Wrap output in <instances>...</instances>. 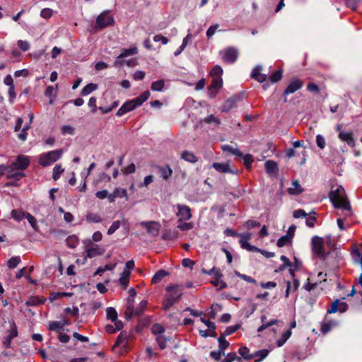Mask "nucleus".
Masks as SVG:
<instances>
[{"label":"nucleus","mask_w":362,"mask_h":362,"mask_svg":"<svg viewBox=\"0 0 362 362\" xmlns=\"http://www.w3.org/2000/svg\"><path fill=\"white\" fill-rule=\"evenodd\" d=\"M329 199L335 208L341 209L346 211L344 214L346 216L351 215V205L342 186H337L336 189L332 187L330 192Z\"/></svg>","instance_id":"nucleus-1"},{"label":"nucleus","mask_w":362,"mask_h":362,"mask_svg":"<svg viewBox=\"0 0 362 362\" xmlns=\"http://www.w3.org/2000/svg\"><path fill=\"white\" fill-rule=\"evenodd\" d=\"M165 291L167 294L162 307L163 310H168L180 299L183 293V286L178 284H170L166 286Z\"/></svg>","instance_id":"nucleus-2"},{"label":"nucleus","mask_w":362,"mask_h":362,"mask_svg":"<svg viewBox=\"0 0 362 362\" xmlns=\"http://www.w3.org/2000/svg\"><path fill=\"white\" fill-rule=\"evenodd\" d=\"M150 97V92L148 90H146L139 96L129 100L125 102L117 110L116 115L117 117H122L126 113L131 112L135 110L137 107L141 105L144 102H146L148 98Z\"/></svg>","instance_id":"nucleus-3"},{"label":"nucleus","mask_w":362,"mask_h":362,"mask_svg":"<svg viewBox=\"0 0 362 362\" xmlns=\"http://www.w3.org/2000/svg\"><path fill=\"white\" fill-rule=\"evenodd\" d=\"M63 154L62 149H57L42 153L39 156L38 163L42 167L52 165L59 160Z\"/></svg>","instance_id":"nucleus-4"},{"label":"nucleus","mask_w":362,"mask_h":362,"mask_svg":"<svg viewBox=\"0 0 362 362\" xmlns=\"http://www.w3.org/2000/svg\"><path fill=\"white\" fill-rule=\"evenodd\" d=\"M115 20L112 12L105 10L101 12L96 18L95 27L96 29L102 30L114 24Z\"/></svg>","instance_id":"nucleus-5"},{"label":"nucleus","mask_w":362,"mask_h":362,"mask_svg":"<svg viewBox=\"0 0 362 362\" xmlns=\"http://www.w3.org/2000/svg\"><path fill=\"white\" fill-rule=\"evenodd\" d=\"M202 273L210 275L213 277L211 283L218 289H223L227 286V284L222 280L223 275L221 273L220 269L213 267L210 270L202 269Z\"/></svg>","instance_id":"nucleus-6"},{"label":"nucleus","mask_w":362,"mask_h":362,"mask_svg":"<svg viewBox=\"0 0 362 362\" xmlns=\"http://www.w3.org/2000/svg\"><path fill=\"white\" fill-rule=\"evenodd\" d=\"M221 150L226 155H233L243 160L246 168H249V154L244 155L238 148L228 144L221 146Z\"/></svg>","instance_id":"nucleus-7"},{"label":"nucleus","mask_w":362,"mask_h":362,"mask_svg":"<svg viewBox=\"0 0 362 362\" xmlns=\"http://www.w3.org/2000/svg\"><path fill=\"white\" fill-rule=\"evenodd\" d=\"M30 163V158L25 155L18 156L16 160L13 161L10 167L14 173H23V170L26 169Z\"/></svg>","instance_id":"nucleus-8"},{"label":"nucleus","mask_w":362,"mask_h":362,"mask_svg":"<svg viewBox=\"0 0 362 362\" xmlns=\"http://www.w3.org/2000/svg\"><path fill=\"white\" fill-rule=\"evenodd\" d=\"M219 55L221 56L223 62L228 64H232L236 61L238 52L237 49L234 47H227L221 50L219 52Z\"/></svg>","instance_id":"nucleus-9"},{"label":"nucleus","mask_w":362,"mask_h":362,"mask_svg":"<svg viewBox=\"0 0 362 362\" xmlns=\"http://www.w3.org/2000/svg\"><path fill=\"white\" fill-rule=\"evenodd\" d=\"M176 208L177 209V211L176 213V216L178 218L177 222L189 221V219H191L192 215L191 212V209L189 206L177 204L176 205Z\"/></svg>","instance_id":"nucleus-10"},{"label":"nucleus","mask_w":362,"mask_h":362,"mask_svg":"<svg viewBox=\"0 0 362 362\" xmlns=\"http://www.w3.org/2000/svg\"><path fill=\"white\" fill-rule=\"evenodd\" d=\"M223 86L222 77L214 78L211 82L210 86L208 87V95L211 98H214L220 89Z\"/></svg>","instance_id":"nucleus-11"},{"label":"nucleus","mask_w":362,"mask_h":362,"mask_svg":"<svg viewBox=\"0 0 362 362\" xmlns=\"http://www.w3.org/2000/svg\"><path fill=\"white\" fill-rule=\"evenodd\" d=\"M129 296L127 300V308L125 310V315L127 319H130L134 313V300L136 296V292L134 288H130L129 290Z\"/></svg>","instance_id":"nucleus-12"},{"label":"nucleus","mask_w":362,"mask_h":362,"mask_svg":"<svg viewBox=\"0 0 362 362\" xmlns=\"http://www.w3.org/2000/svg\"><path fill=\"white\" fill-rule=\"evenodd\" d=\"M140 225L144 226L148 234L152 236H157L159 234L160 225L159 223L153 221H142Z\"/></svg>","instance_id":"nucleus-13"},{"label":"nucleus","mask_w":362,"mask_h":362,"mask_svg":"<svg viewBox=\"0 0 362 362\" xmlns=\"http://www.w3.org/2000/svg\"><path fill=\"white\" fill-rule=\"evenodd\" d=\"M86 257L93 258L96 256L102 255L104 253V250L101 249L98 245L93 244L89 242L85 247Z\"/></svg>","instance_id":"nucleus-14"},{"label":"nucleus","mask_w":362,"mask_h":362,"mask_svg":"<svg viewBox=\"0 0 362 362\" xmlns=\"http://www.w3.org/2000/svg\"><path fill=\"white\" fill-rule=\"evenodd\" d=\"M5 173L7 174V178H12L16 180H19L22 177L25 175L24 173H14V170H11L10 165H0V177Z\"/></svg>","instance_id":"nucleus-15"},{"label":"nucleus","mask_w":362,"mask_h":362,"mask_svg":"<svg viewBox=\"0 0 362 362\" xmlns=\"http://www.w3.org/2000/svg\"><path fill=\"white\" fill-rule=\"evenodd\" d=\"M303 86V82L301 80L298 78L291 80L283 93L284 96L286 97L288 95L294 93L297 90H300Z\"/></svg>","instance_id":"nucleus-16"},{"label":"nucleus","mask_w":362,"mask_h":362,"mask_svg":"<svg viewBox=\"0 0 362 362\" xmlns=\"http://www.w3.org/2000/svg\"><path fill=\"white\" fill-rule=\"evenodd\" d=\"M338 138L340 141L346 143L351 148H354L356 146V141L351 132L345 131L344 132H341L338 134Z\"/></svg>","instance_id":"nucleus-17"},{"label":"nucleus","mask_w":362,"mask_h":362,"mask_svg":"<svg viewBox=\"0 0 362 362\" xmlns=\"http://www.w3.org/2000/svg\"><path fill=\"white\" fill-rule=\"evenodd\" d=\"M312 245L313 252L318 256L323 255V240L318 236H314L312 238Z\"/></svg>","instance_id":"nucleus-18"},{"label":"nucleus","mask_w":362,"mask_h":362,"mask_svg":"<svg viewBox=\"0 0 362 362\" xmlns=\"http://www.w3.org/2000/svg\"><path fill=\"white\" fill-rule=\"evenodd\" d=\"M212 167L218 172L221 173H236V170L231 169L228 163H214Z\"/></svg>","instance_id":"nucleus-19"},{"label":"nucleus","mask_w":362,"mask_h":362,"mask_svg":"<svg viewBox=\"0 0 362 362\" xmlns=\"http://www.w3.org/2000/svg\"><path fill=\"white\" fill-rule=\"evenodd\" d=\"M128 334L126 332H122L117 337V339L115 343L114 348L120 347L124 351L127 349Z\"/></svg>","instance_id":"nucleus-20"},{"label":"nucleus","mask_w":362,"mask_h":362,"mask_svg":"<svg viewBox=\"0 0 362 362\" xmlns=\"http://www.w3.org/2000/svg\"><path fill=\"white\" fill-rule=\"evenodd\" d=\"M265 170L267 173L269 174L271 177H276L279 174L277 163L272 160L266 161Z\"/></svg>","instance_id":"nucleus-21"},{"label":"nucleus","mask_w":362,"mask_h":362,"mask_svg":"<svg viewBox=\"0 0 362 362\" xmlns=\"http://www.w3.org/2000/svg\"><path fill=\"white\" fill-rule=\"evenodd\" d=\"M240 97L233 95L230 98L227 99L221 107L222 112H229L231 109L236 106Z\"/></svg>","instance_id":"nucleus-22"},{"label":"nucleus","mask_w":362,"mask_h":362,"mask_svg":"<svg viewBox=\"0 0 362 362\" xmlns=\"http://www.w3.org/2000/svg\"><path fill=\"white\" fill-rule=\"evenodd\" d=\"M58 90V84L56 85L55 88L49 86L46 88L45 91V95L49 98V103L51 105L54 103L55 98L57 96V92Z\"/></svg>","instance_id":"nucleus-23"},{"label":"nucleus","mask_w":362,"mask_h":362,"mask_svg":"<svg viewBox=\"0 0 362 362\" xmlns=\"http://www.w3.org/2000/svg\"><path fill=\"white\" fill-rule=\"evenodd\" d=\"M262 68L260 66H256L253 69L250 76L257 80V81L262 83L266 81L267 75L260 73Z\"/></svg>","instance_id":"nucleus-24"},{"label":"nucleus","mask_w":362,"mask_h":362,"mask_svg":"<svg viewBox=\"0 0 362 362\" xmlns=\"http://www.w3.org/2000/svg\"><path fill=\"white\" fill-rule=\"evenodd\" d=\"M288 194L291 195H297L303 192L300 183L297 180H293L291 183V187L287 189Z\"/></svg>","instance_id":"nucleus-25"},{"label":"nucleus","mask_w":362,"mask_h":362,"mask_svg":"<svg viewBox=\"0 0 362 362\" xmlns=\"http://www.w3.org/2000/svg\"><path fill=\"white\" fill-rule=\"evenodd\" d=\"M180 157L182 159L191 163H195L198 161V158L195 154L189 151H184L181 153Z\"/></svg>","instance_id":"nucleus-26"},{"label":"nucleus","mask_w":362,"mask_h":362,"mask_svg":"<svg viewBox=\"0 0 362 362\" xmlns=\"http://www.w3.org/2000/svg\"><path fill=\"white\" fill-rule=\"evenodd\" d=\"M123 328V322L122 321H117L114 325H107L105 330L107 333L113 334Z\"/></svg>","instance_id":"nucleus-27"},{"label":"nucleus","mask_w":362,"mask_h":362,"mask_svg":"<svg viewBox=\"0 0 362 362\" xmlns=\"http://www.w3.org/2000/svg\"><path fill=\"white\" fill-rule=\"evenodd\" d=\"M269 354V350L267 349H261L255 353L250 354V360L252 358H258L255 359V362H260L264 358H265Z\"/></svg>","instance_id":"nucleus-28"},{"label":"nucleus","mask_w":362,"mask_h":362,"mask_svg":"<svg viewBox=\"0 0 362 362\" xmlns=\"http://www.w3.org/2000/svg\"><path fill=\"white\" fill-rule=\"evenodd\" d=\"M86 221L90 223H99L103 221V218L96 213L89 212L86 217Z\"/></svg>","instance_id":"nucleus-29"},{"label":"nucleus","mask_w":362,"mask_h":362,"mask_svg":"<svg viewBox=\"0 0 362 362\" xmlns=\"http://www.w3.org/2000/svg\"><path fill=\"white\" fill-rule=\"evenodd\" d=\"M158 169L159 173H160L161 177L163 180H166L172 176L173 170L169 165H166L165 167L159 166Z\"/></svg>","instance_id":"nucleus-30"},{"label":"nucleus","mask_w":362,"mask_h":362,"mask_svg":"<svg viewBox=\"0 0 362 362\" xmlns=\"http://www.w3.org/2000/svg\"><path fill=\"white\" fill-rule=\"evenodd\" d=\"M300 283L298 279H294L293 283H291L290 281L286 282V290L285 293L286 298H288L290 293V291H296L298 288L299 287Z\"/></svg>","instance_id":"nucleus-31"},{"label":"nucleus","mask_w":362,"mask_h":362,"mask_svg":"<svg viewBox=\"0 0 362 362\" xmlns=\"http://www.w3.org/2000/svg\"><path fill=\"white\" fill-rule=\"evenodd\" d=\"M106 315L108 320H110L114 323H116L117 321H119L117 319V313L116 310L112 307H109L106 309Z\"/></svg>","instance_id":"nucleus-32"},{"label":"nucleus","mask_w":362,"mask_h":362,"mask_svg":"<svg viewBox=\"0 0 362 362\" xmlns=\"http://www.w3.org/2000/svg\"><path fill=\"white\" fill-rule=\"evenodd\" d=\"M79 240L78 237L75 235H69L66 240V245L71 249H74L78 245Z\"/></svg>","instance_id":"nucleus-33"},{"label":"nucleus","mask_w":362,"mask_h":362,"mask_svg":"<svg viewBox=\"0 0 362 362\" xmlns=\"http://www.w3.org/2000/svg\"><path fill=\"white\" fill-rule=\"evenodd\" d=\"M25 214L26 213L23 210L13 209L11 212V217L13 218L15 221L19 222L25 218Z\"/></svg>","instance_id":"nucleus-34"},{"label":"nucleus","mask_w":362,"mask_h":362,"mask_svg":"<svg viewBox=\"0 0 362 362\" xmlns=\"http://www.w3.org/2000/svg\"><path fill=\"white\" fill-rule=\"evenodd\" d=\"M97 88H98L97 84L93 83H88V85H86L85 87L83 88V89L81 90V94L83 96L88 95L90 94L92 92H93L94 90H97Z\"/></svg>","instance_id":"nucleus-35"},{"label":"nucleus","mask_w":362,"mask_h":362,"mask_svg":"<svg viewBox=\"0 0 362 362\" xmlns=\"http://www.w3.org/2000/svg\"><path fill=\"white\" fill-rule=\"evenodd\" d=\"M137 53L138 49L136 47L134 46L129 49H123L119 54L120 57H123L124 59L125 57L135 55Z\"/></svg>","instance_id":"nucleus-36"},{"label":"nucleus","mask_w":362,"mask_h":362,"mask_svg":"<svg viewBox=\"0 0 362 362\" xmlns=\"http://www.w3.org/2000/svg\"><path fill=\"white\" fill-rule=\"evenodd\" d=\"M291 335V329H287L286 331H285L281 338H279L277 341H276V345L280 347V346H282L285 342L290 338Z\"/></svg>","instance_id":"nucleus-37"},{"label":"nucleus","mask_w":362,"mask_h":362,"mask_svg":"<svg viewBox=\"0 0 362 362\" xmlns=\"http://www.w3.org/2000/svg\"><path fill=\"white\" fill-rule=\"evenodd\" d=\"M168 275V273L164 270L158 271L152 278V282L154 284L160 282L164 277Z\"/></svg>","instance_id":"nucleus-38"},{"label":"nucleus","mask_w":362,"mask_h":362,"mask_svg":"<svg viewBox=\"0 0 362 362\" xmlns=\"http://www.w3.org/2000/svg\"><path fill=\"white\" fill-rule=\"evenodd\" d=\"M147 305L148 301L146 300H141L138 307L136 309H134V315H141L146 310Z\"/></svg>","instance_id":"nucleus-39"},{"label":"nucleus","mask_w":362,"mask_h":362,"mask_svg":"<svg viewBox=\"0 0 362 362\" xmlns=\"http://www.w3.org/2000/svg\"><path fill=\"white\" fill-rule=\"evenodd\" d=\"M62 135H74L75 134V128L71 125H62L60 128Z\"/></svg>","instance_id":"nucleus-40"},{"label":"nucleus","mask_w":362,"mask_h":362,"mask_svg":"<svg viewBox=\"0 0 362 362\" xmlns=\"http://www.w3.org/2000/svg\"><path fill=\"white\" fill-rule=\"evenodd\" d=\"M218 349L224 352L225 349H226L229 346V342L226 340L224 335H220L218 339Z\"/></svg>","instance_id":"nucleus-41"},{"label":"nucleus","mask_w":362,"mask_h":362,"mask_svg":"<svg viewBox=\"0 0 362 362\" xmlns=\"http://www.w3.org/2000/svg\"><path fill=\"white\" fill-rule=\"evenodd\" d=\"M203 122L206 124H214L215 125H218L220 124V120L214 115H210L200 121L201 124H202Z\"/></svg>","instance_id":"nucleus-42"},{"label":"nucleus","mask_w":362,"mask_h":362,"mask_svg":"<svg viewBox=\"0 0 362 362\" xmlns=\"http://www.w3.org/2000/svg\"><path fill=\"white\" fill-rule=\"evenodd\" d=\"M64 171V169L62 167L61 165H57L53 168L52 178L54 180H57L61 175Z\"/></svg>","instance_id":"nucleus-43"},{"label":"nucleus","mask_w":362,"mask_h":362,"mask_svg":"<svg viewBox=\"0 0 362 362\" xmlns=\"http://www.w3.org/2000/svg\"><path fill=\"white\" fill-rule=\"evenodd\" d=\"M223 74V69L219 65L214 66L210 72V75L214 78L221 77Z\"/></svg>","instance_id":"nucleus-44"},{"label":"nucleus","mask_w":362,"mask_h":362,"mask_svg":"<svg viewBox=\"0 0 362 362\" xmlns=\"http://www.w3.org/2000/svg\"><path fill=\"white\" fill-rule=\"evenodd\" d=\"M115 195H116L117 198H125L126 200H128L129 197L127 195V192L125 189L121 187H116L114 189Z\"/></svg>","instance_id":"nucleus-45"},{"label":"nucleus","mask_w":362,"mask_h":362,"mask_svg":"<svg viewBox=\"0 0 362 362\" xmlns=\"http://www.w3.org/2000/svg\"><path fill=\"white\" fill-rule=\"evenodd\" d=\"M177 223V228L182 231L189 230L194 228V223L192 222L182 221Z\"/></svg>","instance_id":"nucleus-46"},{"label":"nucleus","mask_w":362,"mask_h":362,"mask_svg":"<svg viewBox=\"0 0 362 362\" xmlns=\"http://www.w3.org/2000/svg\"><path fill=\"white\" fill-rule=\"evenodd\" d=\"M25 218L27 219L32 228L37 231L38 229V226L36 218L30 213H26Z\"/></svg>","instance_id":"nucleus-47"},{"label":"nucleus","mask_w":362,"mask_h":362,"mask_svg":"<svg viewBox=\"0 0 362 362\" xmlns=\"http://www.w3.org/2000/svg\"><path fill=\"white\" fill-rule=\"evenodd\" d=\"M165 85L164 80L154 81L151 84V89L154 91H162Z\"/></svg>","instance_id":"nucleus-48"},{"label":"nucleus","mask_w":362,"mask_h":362,"mask_svg":"<svg viewBox=\"0 0 362 362\" xmlns=\"http://www.w3.org/2000/svg\"><path fill=\"white\" fill-rule=\"evenodd\" d=\"M282 78V71L281 70L275 71L269 76V80L272 83H276Z\"/></svg>","instance_id":"nucleus-49"},{"label":"nucleus","mask_w":362,"mask_h":362,"mask_svg":"<svg viewBox=\"0 0 362 362\" xmlns=\"http://www.w3.org/2000/svg\"><path fill=\"white\" fill-rule=\"evenodd\" d=\"M54 13V11L49 8H45L40 11V16L45 19L50 18Z\"/></svg>","instance_id":"nucleus-50"},{"label":"nucleus","mask_w":362,"mask_h":362,"mask_svg":"<svg viewBox=\"0 0 362 362\" xmlns=\"http://www.w3.org/2000/svg\"><path fill=\"white\" fill-rule=\"evenodd\" d=\"M250 251L260 252L267 258L273 257L274 256V252L262 250H260L255 246H252L251 245H250Z\"/></svg>","instance_id":"nucleus-51"},{"label":"nucleus","mask_w":362,"mask_h":362,"mask_svg":"<svg viewBox=\"0 0 362 362\" xmlns=\"http://www.w3.org/2000/svg\"><path fill=\"white\" fill-rule=\"evenodd\" d=\"M151 330L152 332L157 336L163 335V333L165 331L164 327L160 324L153 325L152 326Z\"/></svg>","instance_id":"nucleus-52"},{"label":"nucleus","mask_w":362,"mask_h":362,"mask_svg":"<svg viewBox=\"0 0 362 362\" xmlns=\"http://www.w3.org/2000/svg\"><path fill=\"white\" fill-rule=\"evenodd\" d=\"M21 262L20 257H12L8 261L7 265L10 269H13L18 266V264Z\"/></svg>","instance_id":"nucleus-53"},{"label":"nucleus","mask_w":362,"mask_h":362,"mask_svg":"<svg viewBox=\"0 0 362 362\" xmlns=\"http://www.w3.org/2000/svg\"><path fill=\"white\" fill-rule=\"evenodd\" d=\"M121 226V221H114L107 230V234L109 235H112L117 229Z\"/></svg>","instance_id":"nucleus-54"},{"label":"nucleus","mask_w":362,"mask_h":362,"mask_svg":"<svg viewBox=\"0 0 362 362\" xmlns=\"http://www.w3.org/2000/svg\"><path fill=\"white\" fill-rule=\"evenodd\" d=\"M291 240L288 238V236L283 235L277 240V246L279 247H284L286 245H288L291 243Z\"/></svg>","instance_id":"nucleus-55"},{"label":"nucleus","mask_w":362,"mask_h":362,"mask_svg":"<svg viewBox=\"0 0 362 362\" xmlns=\"http://www.w3.org/2000/svg\"><path fill=\"white\" fill-rule=\"evenodd\" d=\"M235 360H237L240 362V358L237 356L235 353H229L227 354L226 357L221 362H233Z\"/></svg>","instance_id":"nucleus-56"},{"label":"nucleus","mask_w":362,"mask_h":362,"mask_svg":"<svg viewBox=\"0 0 362 362\" xmlns=\"http://www.w3.org/2000/svg\"><path fill=\"white\" fill-rule=\"evenodd\" d=\"M316 144L320 149H324L326 146V141L324 136L321 134L316 136Z\"/></svg>","instance_id":"nucleus-57"},{"label":"nucleus","mask_w":362,"mask_h":362,"mask_svg":"<svg viewBox=\"0 0 362 362\" xmlns=\"http://www.w3.org/2000/svg\"><path fill=\"white\" fill-rule=\"evenodd\" d=\"M156 341L160 349H164L166 347L167 338L163 335L157 336Z\"/></svg>","instance_id":"nucleus-58"},{"label":"nucleus","mask_w":362,"mask_h":362,"mask_svg":"<svg viewBox=\"0 0 362 362\" xmlns=\"http://www.w3.org/2000/svg\"><path fill=\"white\" fill-rule=\"evenodd\" d=\"M334 325H335V323L332 322L323 323L321 325L320 330L323 334H327V332H329L331 330V329Z\"/></svg>","instance_id":"nucleus-59"},{"label":"nucleus","mask_w":362,"mask_h":362,"mask_svg":"<svg viewBox=\"0 0 362 362\" xmlns=\"http://www.w3.org/2000/svg\"><path fill=\"white\" fill-rule=\"evenodd\" d=\"M201 322H203L208 328H209V331L214 332L216 329V326L214 322L209 321V320L205 319L204 317H201Z\"/></svg>","instance_id":"nucleus-60"},{"label":"nucleus","mask_w":362,"mask_h":362,"mask_svg":"<svg viewBox=\"0 0 362 362\" xmlns=\"http://www.w3.org/2000/svg\"><path fill=\"white\" fill-rule=\"evenodd\" d=\"M17 45L23 51H28L30 49V43L28 41L20 40L18 41Z\"/></svg>","instance_id":"nucleus-61"},{"label":"nucleus","mask_w":362,"mask_h":362,"mask_svg":"<svg viewBox=\"0 0 362 362\" xmlns=\"http://www.w3.org/2000/svg\"><path fill=\"white\" fill-rule=\"evenodd\" d=\"M240 355L241 356L240 359L243 358L245 360L249 359V349L247 347H241L238 351Z\"/></svg>","instance_id":"nucleus-62"},{"label":"nucleus","mask_w":362,"mask_h":362,"mask_svg":"<svg viewBox=\"0 0 362 362\" xmlns=\"http://www.w3.org/2000/svg\"><path fill=\"white\" fill-rule=\"evenodd\" d=\"M153 41L154 42H161V43L163 45H166L169 42L168 39L166 37H165L160 34L156 35L153 37Z\"/></svg>","instance_id":"nucleus-63"},{"label":"nucleus","mask_w":362,"mask_h":362,"mask_svg":"<svg viewBox=\"0 0 362 362\" xmlns=\"http://www.w3.org/2000/svg\"><path fill=\"white\" fill-rule=\"evenodd\" d=\"M62 328L59 322L52 321L49 325V329L52 331H59Z\"/></svg>","instance_id":"nucleus-64"}]
</instances>
